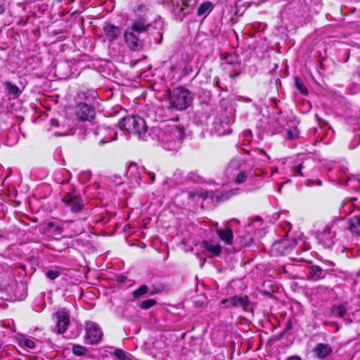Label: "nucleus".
<instances>
[{"mask_svg":"<svg viewBox=\"0 0 360 360\" xmlns=\"http://www.w3.org/2000/svg\"><path fill=\"white\" fill-rule=\"evenodd\" d=\"M184 137V128L179 124L161 123L153 129V139H156L167 150H178Z\"/></svg>","mask_w":360,"mask_h":360,"instance_id":"obj_1","label":"nucleus"},{"mask_svg":"<svg viewBox=\"0 0 360 360\" xmlns=\"http://www.w3.org/2000/svg\"><path fill=\"white\" fill-rule=\"evenodd\" d=\"M255 153L257 155H252V160H248L241 156H236L230 161L228 171L230 170L236 176L235 183L240 184L247 180L251 171L256 167L255 162L259 159V155H265L269 159V157L263 150L256 151Z\"/></svg>","mask_w":360,"mask_h":360,"instance_id":"obj_2","label":"nucleus"},{"mask_svg":"<svg viewBox=\"0 0 360 360\" xmlns=\"http://www.w3.org/2000/svg\"><path fill=\"white\" fill-rule=\"evenodd\" d=\"M192 100L191 93L188 90L178 87L170 92L168 100L166 101V107L169 110H183L191 104Z\"/></svg>","mask_w":360,"mask_h":360,"instance_id":"obj_3","label":"nucleus"},{"mask_svg":"<svg viewBox=\"0 0 360 360\" xmlns=\"http://www.w3.org/2000/svg\"><path fill=\"white\" fill-rule=\"evenodd\" d=\"M118 124L120 129H124L129 134L136 135L139 139H146L147 126L142 117L139 116H127L120 120Z\"/></svg>","mask_w":360,"mask_h":360,"instance_id":"obj_4","label":"nucleus"},{"mask_svg":"<svg viewBox=\"0 0 360 360\" xmlns=\"http://www.w3.org/2000/svg\"><path fill=\"white\" fill-rule=\"evenodd\" d=\"M223 303L230 302L232 307H241L245 311H248L252 307V302L248 295H233L230 297L223 299Z\"/></svg>","mask_w":360,"mask_h":360,"instance_id":"obj_5","label":"nucleus"},{"mask_svg":"<svg viewBox=\"0 0 360 360\" xmlns=\"http://www.w3.org/2000/svg\"><path fill=\"white\" fill-rule=\"evenodd\" d=\"M63 202L72 212H80L84 207L82 198L75 194L69 193L63 198Z\"/></svg>","mask_w":360,"mask_h":360,"instance_id":"obj_6","label":"nucleus"},{"mask_svg":"<svg viewBox=\"0 0 360 360\" xmlns=\"http://www.w3.org/2000/svg\"><path fill=\"white\" fill-rule=\"evenodd\" d=\"M75 115L81 120H89L94 117L95 110L91 105L81 102L76 105Z\"/></svg>","mask_w":360,"mask_h":360,"instance_id":"obj_7","label":"nucleus"},{"mask_svg":"<svg viewBox=\"0 0 360 360\" xmlns=\"http://www.w3.org/2000/svg\"><path fill=\"white\" fill-rule=\"evenodd\" d=\"M55 316L57 319L56 327L58 334H63L70 323V314L65 309L58 311Z\"/></svg>","mask_w":360,"mask_h":360,"instance_id":"obj_8","label":"nucleus"},{"mask_svg":"<svg viewBox=\"0 0 360 360\" xmlns=\"http://www.w3.org/2000/svg\"><path fill=\"white\" fill-rule=\"evenodd\" d=\"M96 134L99 136V143L104 144L117 139V133L105 126H99L96 129Z\"/></svg>","mask_w":360,"mask_h":360,"instance_id":"obj_9","label":"nucleus"},{"mask_svg":"<svg viewBox=\"0 0 360 360\" xmlns=\"http://www.w3.org/2000/svg\"><path fill=\"white\" fill-rule=\"evenodd\" d=\"M215 232L219 239L226 245H231L233 242V233L230 226V221L224 222V228L216 229Z\"/></svg>","mask_w":360,"mask_h":360,"instance_id":"obj_10","label":"nucleus"},{"mask_svg":"<svg viewBox=\"0 0 360 360\" xmlns=\"http://www.w3.org/2000/svg\"><path fill=\"white\" fill-rule=\"evenodd\" d=\"M103 333L96 324H91L88 328L86 334V338L88 342L91 345L98 344L102 339Z\"/></svg>","mask_w":360,"mask_h":360,"instance_id":"obj_11","label":"nucleus"},{"mask_svg":"<svg viewBox=\"0 0 360 360\" xmlns=\"http://www.w3.org/2000/svg\"><path fill=\"white\" fill-rule=\"evenodd\" d=\"M124 37L130 49L136 51L141 47V41L131 29L127 28L125 30Z\"/></svg>","mask_w":360,"mask_h":360,"instance_id":"obj_12","label":"nucleus"},{"mask_svg":"<svg viewBox=\"0 0 360 360\" xmlns=\"http://www.w3.org/2000/svg\"><path fill=\"white\" fill-rule=\"evenodd\" d=\"M312 352L316 359L323 360L332 354L333 348L328 344L317 343Z\"/></svg>","mask_w":360,"mask_h":360,"instance_id":"obj_13","label":"nucleus"},{"mask_svg":"<svg viewBox=\"0 0 360 360\" xmlns=\"http://www.w3.org/2000/svg\"><path fill=\"white\" fill-rule=\"evenodd\" d=\"M280 243L285 246V248H293L297 245H299L300 248H302L303 246L309 248V245L303 239L302 235H300L297 237L291 238L290 239L283 238L280 241Z\"/></svg>","mask_w":360,"mask_h":360,"instance_id":"obj_14","label":"nucleus"},{"mask_svg":"<svg viewBox=\"0 0 360 360\" xmlns=\"http://www.w3.org/2000/svg\"><path fill=\"white\" fill-rule=\"evenodd\" d=\"M150 24L143 18H139L135 20L131 27L128 29H131V31L136 33H143L148 30Z\"/></svg>","mask_w":360,"mask_h":360,"instance_id":"obj_15","label":"nucleus"},{"mask_svg":"<svg viewBox=\"0 0 360 360\" xmlns=\"http://www.w3.org/2000/svg\"><path fill=\"white\" fill-rule=\"evenodd\" d=\"M103 31L110 41H115L121 33L120 29L112 24H107L103 27Z\"/></svg>","mask_w":360,"mask_h":360,"instance_id":"obj_16","label":"nucleus"},{"mask_svg":"<svg viewBox=\"0 0 360 360\" xmlns=\"http://www.w3.org/2000/svg\"><path fill=\"white\" fill-rule=\"evenodd\" d=\"M181 11L184 15L188 14L197 4L198 0H181Z\"/></svg>","mask_w":360,"mask_h":360,"instance_id":"obj_17","label":"nucleus"},{"mask_svg":"<svg viewBox=\"0 0 360 360\" xmlns=\"http://www.w3.org/2000/svg\"><path fill=\"white\" fill-rule=\"evenodd\" d=\"M47 231L53 233L55 238H58L63 233V228L56 223L50 221L47 224Z\"/></svg>","mask_w":360,"mask_h":360,"instance_id":"obj_18","label":"nucleus"},{"mask_svg":"<svg viewBox=\"0 0 360 360\" xmlns=\"http://www.w3.org/2000/svg\"><path fill=\"white\" fill-rule=\"evenodd\" d=\"M323 270L317 265H311L309 266V274L313 280L318 281L323 276H322Z\"/></svg>","mask_w":360,"mask_h":360,"instance_id":"obj_19","label":"nucleus"},{"mask_svg":"<svg viewBox=\"0 0 360 360\" xmlns=\"http://www.w3.org/2000/svg\"><path fill=\"white\" fill-rule=\"evenodd\" d=\"M349 227L352 232L360 234V215L350 219Z\"/></svg>","mask_w":360,"mask_h":360,"instance_id":"obj_20","label":"nucleus"},{"mask_svg":"<svg viewBox=\"0 0 360 360\" xmlns=\"http://www.w3.org/2000/svg\"><path fill=\"white\" fill-rule=\"evenodd\" d=\"M149 292V288L147 285L143 284L140 285L139 288L135 289L132 292V297L134 299H139L141 297L146 295Z\"/></svg>","mask_w":360,"mask_h":360,"instance_id":"obj_21","label":"nucleus"},{"mask_svg":"<svg viewBox=\"0 0 360 360\" xmlns=\"http://www.w3.org/2000/svg\"><path fill=\"white\" fill-rule=\"evenodd\" d=\"M331 311L335 316L342 318L346 314L347 309L344 305L338 304L332 307Z\"/></svg>","mask_w":360,"mask_h":360,"instance_id":"obj_22","label":"nucleus"},{"mask_svg":"<svg viewBox=\"0 0 360 360\" xmlns=\"http://www.w3.org/2000/svg\"><path fill=\"white\" fill-rule=\"evenodd\" d=\"M158 304V302L155 299H148L143 301L140 302L138 304V306L140 309L143 310H148L150 308L155 306Z\"/></svg>","mask_w":360,"mask_h":360,"instance_id":"obj_23","label":"nucleus"},{"mask_svg":"<svg viewBox=\"0 0 360 360\" xmlns=\"http://www.w3.org/2000/svg\"><path fill=\"white\" fill-rule=\"evenodd\" d=\"M299 134L300 132L297 128L293 127L286 129L283 136L286 139L293 140L298 138Z\"/></svg>","mask_w":360,"mask_h":360,"instance_id":"obj_24","label":"nucleus"},{"mask_svg":"<svg viewBox=\"0 0 360 360\" xmlns=\"http://www.w3.org/2000/svg\"><path fill=\"white\" fill-rule=\"evenodd\" d=\"M113 354L120 360H132L131 356L121 349H115Z\"/></svg>","mask_w":360,"mask_h":360,"instance_id":"obj_25","label":"nucleus"},{"mask_svg":"<svg viewBox=\"0 0 360 360\" xmlns=\"http://www.w3.org/2000/svg\"><path fill=\"white\" fill-rule=\"evenodd\" d=\"M72 353L76 356H83L85 355L88 351V349L82 345H74L72 347Z\"/></svg>","mask_w":360,"mask_h":360,"instance_id":"obj_26","label":"nucleus"},{"mask_svg":"<svg viewBox=\"0 0 360 360\" xmlns=\"http://www.w3.org/2000/svg\"><path fill=\"white\" fill-rule=\"evenodd\" d=\"M166 286L163 283H156L151 285V290L149 292L150 295L160 293L165 290Z\"/></svg>","mask_w":360,"mask_h":360,"instance_id":"obj_27","label":"nucleus"},{"mask_svg":"<svg viewBox=\"0 0 360 360\" xmlns=\"http://www.w3.org/2000/svg\"><path fill=\"white\" fill-rule=\"evenodd\" d=\"M222 249H204L202 253L207 257H219L221 253Z\"/></svg>","mask_w":360,"mask_h":360,"instance_id":"obj_28","label":"nucleus"},{"mask_svg":"<svg viewBox=\"0 0 360 360\" xmlns=\"http://www.w3.org/2000/svg\"><path fill=\"white\" fill-rule=\"evenodd\" d=\"M212 9V4L210 1H206L202 4L198 8V15H202L207 11Z\"/></svg>","mask_w":360,"mask_h":360,"instance_id":"obj_29","label":"nucleus"},{"mask_svg":"<svg viewBox=\"0 0 360 360\" xmlns=\"http://www.w3.org/2000/svg\"><path fill=\"white\" fill-rule=\"evenodd\" d=\"M4 84L6 90H8L11 94L15 96L19 93V88L16 85L13 84L10 82H6Z\"/></svg>","mask_w":360,"mask_h":360,"instance_id":"obj_30","label":"nucleus"},{"mask_svg":"<svg viewBox=\"0 0 360 360\" xmlns=\"http://www.w3.org/2000/svg\"><path fill=\"white\" fill-rule=\"evenodd\" d=\"M20 344L21 346L27 347L28 349H33L35 347L34 342L32 340L28 338H22L20 341Z\"/></svg>","mask_w":360,"mask_h":360,"instance_id":"obj_31","label":"nucleus"},{"mask_svg":"<svg viewBox=\"0 0 360 360\" xmlns=\"http://www.w3.org/2000/svg\"><path fill=\"white\" fill-rule=\"evenodd\" d=\"M295 83L296 87L297 88V89L300 91L302 94L305 95L307 94V88L305 87V86L304 85V84L302 83V80L300 78L296 77Z\"/></svg>","mask_w":360,"mask_h":360,"instance_id":"obj_32","label":"nucleus"},{"mask_svg":"<svg viewBox=\"0 0 360 360\" xmlns=\"http://www.w3.org/2000/svg\"><path fill=\"white\" fill-rule=\"evenodd\" d=\"M187 195H188V198L191 199H193V198H195L196 196L202 197L203 198H206L205 195H203V193L199 190L191 191L187 193Z\"/></svg>","mask_w":360,"mask_h":360,"instance_id":"obj_33","label":"nucleus"},{"mask_svg":"<svg viewBox=\"0 0 360 360\" xmlns=\"http://www.w3.org/2000/svg\"><path fill=\"white\" fill-rule=\"evenodd\" d=\"M221 124H222V123H221V124H220V125H219V126H218L217 124H216V126H215V128H216V129H217V132H218V134H219V136H223V135H226V134H230L231 131V129H229V125H228L227 124H225V125H226V129H225L224 131H221V130L220 129V126H221Z\"/></svg>","mask_w":360,"mask_h":360,"instance_id":"obj_34","label":"nucleus"},{"mask_svg":"<svg viewBox=\"0 0 360 360\" xmlns=\"http://www.w3.org/2000/svg\"><path fill=\"white\" fill-rule=\"evenodd\" d=\"M252 138V134L251 131L248 130L244 131L243 133V141L244 142H247L248 143H250ZM242 145H245V143H243Z\"/></svg>","mask_w":360,"mask_h":360,"instance_id":"obj_35","label":"nucleus"},{"mask_svg":"<svg viewBox=\"0 0 360 360\" xmlns=\"http://www.w3.org/2000/svg\"><path fill=\"white\" fill-rule=\"evenodd\" d=\"M46 275L51 280H54L60 276V273L58 271L50 270L46 272Z\"/></svg>","mask_w":360,"mask_h":360,"instance_id":"obj_36","label":"nucleus"},{"mask_svg":"<svg viewBox=\"0 0 360 360\" xmlns=\"http://www.w3.org/2000/svg\"><path fill=\"white\" fill-rule=\"evenodd\" d=\"M226 63L227 64H234L238 63V58L234 55H229L226 57Z\"/></svg>","mask_w":360,"mask_h":360,"instance_id":"obj_37","label":"nucleus"},{"mask_svg":"<svg viewBox=\"0 0 360 360\" xmlns=\"http://www.w3.org/2000/svg\"><path fill=\"white\" fill-rule=\"evenodd\" d=\"M293 327V323H292V321L291 319H288L286 323H285V329L283 330V331H285V333H287L288 331L290 330Z\"/></svg>","mask_w":360,"mask_h":360,"instance_id":"obj_38","label":"nucleus"},{"mask_svg":"<svg viewBox=\"0 0 360 360\" xmlns=\"http://www.w3.org/2000/svg\"><path fill=\"white\" fill-rule=\"evenodd\" d=\"M127 278L123 274H119L116 276V281L119 283H123L127 281Z\"/></svg>","mask_w":360,"mask_h":360,"instance_id":"obj_39","label":"nucleus"},{"mask_svg":"<svg viewBox=\"0 0 360 360\" xmlns=\"http://www.w3.org/2000/svg\"><path fill=\"white\" fill-rule=\"evenodd\" d=\"M302 168V165H300L299 167H294L293 169H294L295 174L296 175L300 174V175L303 176V174H302V173L301 172Z\"/></svg>","mask_w":360,"mask_h":360,"instance_id":"obj_40","label":"nucleus"},{"mask_svg":"<svg viewBox=\"0 0 360 360\" xmlns=\"http://www.w3.org/2000/svg\"><path fill=\"white\" fill-rule=\"evenodd\" d=\"M220 307L223 309H229L230 307H232V306L230 304V302H226L223 303L222 300L220 302Z\"/></svg>","mask_w":360,"mask_h":360,"instance_id":"obj_41","label":"nucleus"},{"mask_svg":"<svg viewBox=\"0 0 360 360\" xmlns=\"http://www.w3.org/2000/svg\"><path fill=\"white\" fill-rule=\"evenodd\" d=\"M285 333H285V331H283H283H281V333H279L278 334H277V335L275 336V338H276L277 340H281V339H282V338L284 337V335H285Z\"/></svg>","mask_w":360,"mask_h":360,"instance_id":"obj_42","label":"nucleus"},{"mask_svg":"<svg viewBox=\"0 0 360 360\" xmlns=\"http://www.w3.org/2000/svg\"><path fill=\"white\" fill-rule=\"evenodd\" d=\"M286 360H302V359L300 356L293 355L287 358Z\"/></svg>","mask_w":360,"mask_h":360,"instance_id":"obj_43","label":"nucleus"},{"mask_svg":"<svg viewBox=\"0 0 360 360\" xmlns=\"http://www.w3.org/2000/svg\"><path fill=\"white\" fill-rule=\"evenodd\" d=\"M51 124L54 127H58L59 125V122L56 119L51 120Z\"/></svg>","mask_w":360,"mask_h":360,"instance_id":"obj_44","label":"nucleus"},{"mask_svg":"<svg viewBox=\"0 0 360 360\" xmlns=\"http://www.w3.org/2000/svg\"><path fill=\"white\" fill-rule=\"evenodd\" d=\"M314 184H317L318 186L322 185V181L320 179H318L314 182Z\"/></svg>","mask_w":360,"mask_h":360,"instance_id":"obj_45","label":"nucleus"},{"mask_svg":"<svg viewBox=\"0 0 360 360\" xmlns=\"http://www.w3.org/2000/svg\"><path fill=\"white\" fill-rule=\"evenodd\" d=\"M4 13V8L2 5H0V15Z\"/></svg>","mask_w":360,"mask_h":360,"instance_id":"obj_46","label":"nucleus"},{"mask_svg":"<svg viewBox=\"0 0 360 360\" xmlns=\"http://www.w3.org/2000/svg\"><path fill=\"white\" fill-rule=\"evenodd\" d=\"M330 229L329 228H327L326 231H324V235L330 234Z\"/></svg>","mask_w":360,"mask_h":360,"instance_id":"obj_47","label":"nucleus"},{"mask_svg":"<svg viewBox=\"0 0 360 360\" xmlns=\"http://www.w3.org/2000/svg\"><path fill=\"white\" fill-rule=\"evenodd\" d=\"M195 306H197V307H200V306H201V305H202V304H201V303H200V302H199V301H195Z\"/></svg>","mask_w":360,"mask_h":360,"instance_id":"obj_48","label":"nucleus"},{"mask_svg":"<svg viewBox=\"0 0 360 360\" xmlns=\"http://www.w3.org/2000/svg\"><path fill=\"white\" fill-rule=\"evenodd\" d=\"M323 245H326V247H328V248H329V247H330V246H331L333 244L327 243H326V242H323Z\"/></svg>","mask_w":360,"mask_h":360,"instance_id":"obj_49","label":"nucleus"},{"mask_svg":"<svg viewBox=\"0 0 360 360\" xmlns=\"http://www.w3.org/2000/svg\"><path fill=\"white\" fill-rule=\"evenodd\" d=\"M213 225H214V226L215 227V229H219V228H218V226H219L218 222H214V223H213Z\"/></svg>","mask_w":360,"mask_h":360,"instance_id":"obj_50","label":"nucleus"},{"mask_svg":"<svg viewBox=\"0 0 360 360\" xmlns=\"http://www.w3.org/2000/svg\"><path fill=\"white\" fill-rule=\"evenodd\" d=\"M150 178H151L152 182H153L155 180V174H152Z\"/></svg>","mask_w":360,"mask_h":360,"instance_id":"obj_51","label":"nucleus"},{"mask_svg":"<svg viewBox=\"0 0 360 360\" xmlns=\"http://www.w3.org/2000/svg\"><path fill=\"white\" fill-rule=\"evenodd\" d=\"M207 248H221V246L217 245H214V246H208Z\"/></svg>","mask_w":360,"mask_h":360,"instance_id":"obj_52","label":"nucleus"},{"mask_svg":"<svg viewBox=\"0 0 360 360\" xmlns=\"http://www.w3.org/2000/svg\"><path fill=\"white\" fill-rule=\"evenodd\" d=\"M231 221L236 222V223H239V221L237 219H231Z\"/></svg>","mask_w":360,"mask_h":360,"instance_id":"obj_53","label":"nucleus"},{"mask_svg":"<svg viewBox=\"0 0 360 360\" xmlns=\"http://www.w3.org/2000/svg\"><path fill=\"white\" fill-rule=\"evenodd\" d=\"M86 174L87 177L90 176V172H86Z\"/></svg>","mask_w":360,"mask_h":360,"instance_id":"obj_54","label":"nucleus"},{"mask_svg":"<svg viewBox=\"0 0 360 360\" xmlns=\"http://www.w3.org/2000/svg\"><path fill=\"white\" fill-rule=\"evenodd\" d=\"M355 138H358V139L360 140V135H358V136L356 135V136H355Z\"/></svg>","mask_w":360,"mask_h":360,"instance_id":"obj_55","label":"nucleus"},{"mask_svg":"<svg viewBox=\"0 0 360 360\" xmlns=\"http://www.w3.org/2000/svg\"><path fill=\"white\" fill-rule=\"evenodd\" d=\"M357 276H360V269H359V271H358V273H357Z\"/></svg>","mask_w":360,"mask_h":360,"instance_id":"obj_56","label":"nucleus"},{"mask_svg":"<svg viewBox=\"0 0 360 360\" xmlns=\"http://www.w3.org/2000/svg\"><path fill=\"white\" fill-rule=\"evenodd\" d=\"M57 1H58V2L60 3V2L63 1V0H57Z\"/></svg>","mask_w":360,"mask_h":360,"instance_id":"obj_57","label":"nucleus"},{"mask_svg":"<svg viewBox=\"0 0 360 360\" xmlns=\"http://www.w3.org/2000/svg\"><path fill=\"white\" fill-rule=\"evenodd\" d=\"M247 153L250 155V151H247Z\"/></svg>","mask_w":360,"mask_h":360,"instance_id":"obj_58","label":"nucleus"}]
</instances>
